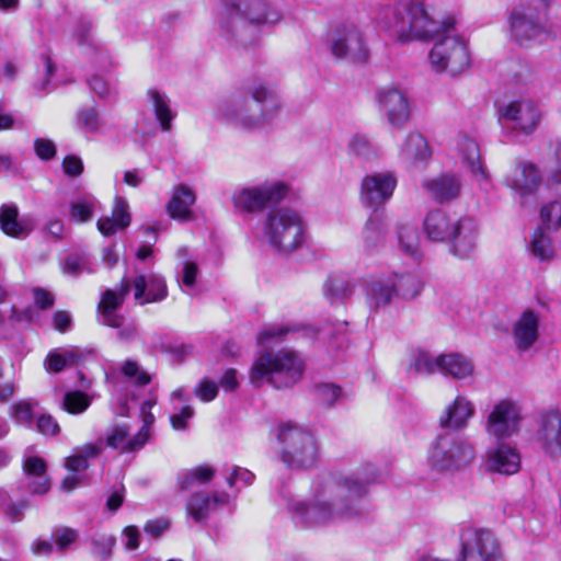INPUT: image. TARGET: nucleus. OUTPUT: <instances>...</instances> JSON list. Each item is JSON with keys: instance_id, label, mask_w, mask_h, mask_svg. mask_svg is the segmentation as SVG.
<instances>
[{"instance_id": "nucleus-40", "label": "nucleus", "mask_w": 561, "mask_h": 561, "mask_svg": "<svg viewBox=\"0 0 561 561\" xmlns=\"http://www.w3.org/2000/svg\"><path fill=\"white\" fill-rule=\"evenodd\" d=\"M103 451L102 443H89L73 450L66 459V468L69 472L83 473L88 469L89 459L98 457Z\"/></svg>"}, {"instance_id": "nucleus-23", "label": "nucleus", "mask_w": 561, "mask_h": 561, "mask_svg": "<svg viewBox=\"0 0 561 561\" xmlns=\"http://www.w3.org/2000/svg\"><path fill=\"white\" fill-rule=\"evenodd\" d=\"M541 183L537 167L530 162L516 163L510 174L505 176V184L512 188L523 202L533 195Z\"/></svg>"}, {"instance_id": "nucleus-64", "label": "nucleus", "mask_w": 561, "mask_h": 561, "mask_svg": "<svg viewBox=\"0 0 561 561\" xmlns=\"http://www.w3.org/2000/svg\"><path fill=\"white\" fill-rule=\"evenodd\" d=\"M77 45L82 48L94 47V38L91 31V24L87 22L79 23L73 32Z\"/></svg>"}, {"instance_id": "nucleus-55", "label": "nucleus", "mask_w": 561, "mask_h": 561, "mask_svg": "<svg viewBox=\"0 0 561 561\" xmlns=\"http://www.w3.org/2000/svg\"><path fill=\"white\" fill-rule=\"evenodd\" d=\"M77 124L84 133H96L102 127V119L93 107L82 108L77 114Z\"/></svg>"}, {"instance_id": "nucleus-47", "label": "nucleus", "mask_w": 561, "mask_h": 561, "mask_svg": "<svg viewBox=\"0 0 561 561\" xmlns=\"http://www.w3.org/2000/svg\"><path fill=\"white\" fill-rule=\"evenodd\" d=\"M323 294L331 304L342 301L352 295V285L345 277L330 276L323 284Z\"/></svg>"}, {"instance_id": "nucleus-36", "label": "nucleus", "mask_w": 561, "mask_h": 561, "mask_svg": "<svg viewBox=\"0 0 561 561\" xmlns=\"http://www.w3.org/2000/svg\"><path fill=\"white\" fill-rule=\"evenodd\" d=\"M397 297L391 278H377L366 286V302L370 309L378 310L389 306Z\"/></svg>"}, {"instance_id": "nucleus-4", "label": "nucleus", "mask_w": 561, "mask_h": 561, "mask_svg": "<svg viewBox=\"0 0 561 561\" xmlns=\"http://www.w3.org/2000/svg\"><path fill=\"white\" fill-rule=\"evenodd\" d=\"M283 108L277 90L255 80L242 93L233 94L218 105V115L244 130H256L271 124Z\"/></svg>"}, {"instance_id": "nucleus-62", "label": "nucleus", "mask_w": 561, "mask_h": 561, "mask_svg": "<svg viewBox=\"0 0 561 561\" xmlns=\"http://www.w3.org/2000/svg\"><path fill=\"white\" fill-rule=\"evenodd\" d=\"M116 539L112 535H100L93 539V552L102 559L111 556Z\"/></svg>"}, {"instance_id": "nucleus-11", "label": "nucleus", "mask_w": 561, "mask_h": 561, "mask_svg": "<svg viewBox=\"0 0 561 561\" xmlns=\"http://www.w3.org/2000/svg\"><path fill=\"white\" fill-rule=\"evenodd\" d=\"M288 193V186L282 181H264L254 185H248L237 190L232 194L236 208L255 213L266 207L277 205Z\"/></svg>"}, {"instance_id": "nucleus-31", "label": "nucleus", "mask_w": 561, "mask_h": 561, "mask_svg": "<svg viewBox=\"0 0 561 561\" xmlns=\"http://www.w3.org/2000/svg\"><path fill=\"white\" fill-rule=\"evenodd\" d=\"M423 187L437 202H448L456 198L461 190L460 178L456 174H442L423 182Z\"/></svg>"}, {"instance_id": "nucleus-1", "label": "nucleus", "mask_w": 561, "mask_h": 561, "mask_svg": "<svg viewBox=\"0 0 561 561\" xmlns=\"http://www.w3.org/2000/svg\"><path fill=\"white\" fill-rule=\"evenodd\" d=\"M376 480V468L366 465L350 476H318L311 484L309 501L283 496L296 525L304 528L324 527L359 515V501L368 485Z\"/></svg>"}, {"instance_id": "nucleus-20", "label": "nucleus", "mask_w": 561, "mask_h": 561, "mask_svg": "<svg viewBox=\"0 0 561 561\" xmlns=\"http://www.w3.org/2000/svg\"><path fill=\"white\" fill-rule=\"evenodd\" d=\"M541 14L525 8L514 9L510 18L511 33L520 45L538 41L543 35Z\"/></svg>"}, {"instance_id": "nucleus-12", "label": "nucleus", "mask_w": 561, "mask_h": 561, "mask_svg": "<svg viewBox=\"0 0 561 561\" xmlns=\"http://www.w3.org/2000/svg\"><path fill=\"white\" fill-rule=\"evenodd\" d=\"M128 293L129 284L124 282L118 290L106 289L98 306L99 322L117 329V337L123 342L133 341L137 336L136 325L126 321L125 317L117 312Z\"/></svg>"}, {"instance_id": "nucleus-5", "label": "nucleus", "mask_w": 561, "mask_h": 561, "mask_svg": "<svg viewBox=\"0 0 561 561\" xmlns=\"http://www.w3.org/2000/svg\"><path fill=\"white\" fill-rule=\"evenodd\" d=\"M304 369V360L294 351L265 352L253 363L250 381L255 387L267 382L276 389L288 388L300 380Z\"/></svg>"}, {"instance_id": "nucleus-48", "label": "nucleus", "mask_w": 561, "mask_h": 561, "mask_svg": "<svg viewBox=\"0 0 561 561\" xmlns=\"http://www.w3.org/2000/svg\"><path fill=\"white\" fill-rule=\"evenodd\" d=\"M398 241L405 255L414 260L421 257L420 239L415 228L408 225L401 226L398 230Z\"/></svg>"}, {"instance_id": "nucleus-52", "label": "nucleus", "mask_w": 561, "mask_h": 561, "mask_svg": "<svg viewBox=\"0 0 561 561\" xmlns=\"http://www.w3.org/2000/svg\"><path fill=\"white\" fill-rule=\"evenodd\" d=\"M156 405V400L154 399H149L147 401H145L141 407H140V417H141V422H142V425L141 427L138 430V432L136 433V435L138 436L139 440L138 442H141L142 445L145 446L149 440L150 438L152 437V426L154 424V421H156V417L154 415L151 413V409Z\"/></svg>"}, {"instance_id": "nucleus-44", "label": "nucleus", "mask_w": 561, "mask_h": 561, "mask_svg": "<svg viewBox=\"0 0 561 561\" xmlns=\"http://www.w3.org/2000/svg\"><path fill=\"white\" fill-rule=\"evenodd\" d=\"M528 251L533 257L540 262H550L554 259V247L551 238L541 229H536L529 240Z\"/></svg>"}, {"instance_id": "nucleus-33", "label": "nucleus", "mask_w": 561, "mask_h": 561, "mask_svg": "<svg viewBox=\"0 0 561 561\" xmlns=\"http://www.w3.org/2000/svg\"><path fill=\"white\" fill-rule=\"evenodd\" d=\"M195 193L185 184L178 185L167 205L171 218L186 221L192 218L191 207L195 203Z\"/></svg>"}, {"instance_id": "nucleus-41", "label": "nucleus", "mask_w": 561, "mask_h": 561, "mask_svg": "<svg viewBox=\"0 0 561 561\" xmlns=\"http://www.w3.org/2000/svg\"><path fill=\"white\" fill-rule=\"evenodd\" d=\"M99 209L100 202L94 196H79L69 204V218L75 224H85L92 220Z\"/></svg>"}, {"instance_id": "nucleus-63", "label": "nucleus", "mask_w": 561, "mask_h": 561, "mask_svg": "<svg viewBox=\"0 0 561 561\" xmlns=\"http://www.w3.org/2000/svg\"><path fill=\"white\" fill-rule=\"evenodd\" d=\"M342 390L333 383H322L317 387L318 399L327 405H332L340 398Z\"/></svg>"}, {"instance_id": "nucleus-22", "label": "nucleus", "mask_w": 561, "mask_h": 561, "mask_svg": "<svg viewBox=\"0 0 561 561\" xmlns=\"http://www.w3.org/2000/svg\"><path fill=\"white\" fill-rule=\"evenodd\" d=\"M124 282L129 284V290L134 289V298L141 306L162 301L168 296L164 278L154 273L138 275L133 282L123 279L122 284Z\"/></svg>"}, {"instance_id": "nucleus-26", "label": "nucleus", "mask_w": 561, "mask_h": 561, "mask_svg": "<svg viewBox=\"0 0 561 561\" xmlns=\"http://www.w3.org/2000/svg\"><path fill=\"white\" fill-rule=\"evenodd\" d=\"M455 233L450 236V250L454 255L466 259L477 247L478 226L470 217H459L455 226Z\"/></svg>"}, {"instance_id": "nucleus-57", "label": "nucleus", "mask_w": 561, "mask_h": 561, "mask_svg": "<svg viewBox=\"0 0 561 561\" xmlns=\"http://www.w3.org/2000/svg\"><path fill=\"white\" fill-rule=\"evenodd\" d=\"M10 416L18 425L31 426L33 421V405L28 401H19L11 405Z\"/></svg>"}, {"instance_id": "nucleus-9", "label": "nucleus", "mask_w": 561, "mask_h": 561, "mask_svg": "<svg viewBox=\"0 0 561 561\" xmlns=\"http://www.w3.org/2000/svg\"><path fill=\"white\" fill-rule=\"evenodd\" d=\"M428 54L431 67L436 72H448L456 76L470 66V55L467 44L461 39L455 28V19L450 16L448 30H440Z\"/></svg>"}, {"instance_id": "nucleus-18", "label": "nucleus", "mask_w": 561, "mask_h": 561, "mask_svg": "<svg viewBox=\"0 0 561 561\" xmlns=\"http://www.w3.org/2000/svg\"><path fill=\"white\" fill-rule=\"evenodd\" d=\"M535 438L545 454L561 457V413L558 410L545 411L539 416Z\"/></svg>"}, {"instance_id": "nucleus-27", "label": "nucleus", "mask_w": 561, "mask_h": 561, "mask_svg": "<svg viewBox=\"0 0 561 561\" xmlns=\"http://www.w3.org/2000/svg\"><path fill=\"white\" fill-rule=\"evenodd\" d=\"M458 217L443 209H433L423 220V231L427 239L434 242H446L455 233Z\"/></svg>"}, {"instance_id": "nucleus-17", "label": "nucleus", "mask_w": 561, "mask_h": 561, "mask_svg": "<svg viewBox=\"0 0 561 561\" xmlns=\"http://www.w3.org/2000/svg\"><path fill=\"white\" fill-rule=\"evenodd\" d=\"M397 187V178L392 172H375L363 178L360 183V202L377 209L389 201Z\"/></svg>"}, {"instance_id": "nucleus-50", "label": "nucleus", "mask_w": 561, "mask_h": 561, "mask_svg": "<svg viewBox=\"0 0 561 561\" xmlns=\"http://www.w3.org/2000/svg\"><path fill=\"white\" fill-rule=\"evenodd\" d=\"M386 221L385 219L375 214L371 215L363 229V239L367 248L377 245L386 236Z\"/></svg>"}, {"instance_id": "nucleus-6", "label": "nucleus", "mask_w": 561, "mask_h": 561, "mask_svg": "<svg viewBox=\"0 0 561 561\" xmlns=\"http://www.w3.org/2000/svg\"><path fill=\"white\" fill-rule=\"evenodd\" d=\"M476 459L474 446L455 433L437 435L426 451V465L438 473H455L467 469Z\"/></svg>"}, {"instance_id": "nucleus-58", "label": "nucleus", "mask_w": 561, "mask_h": 561, "mask_svg": "<svg viewBox=\"0 0 561 561\" xmlns=\"http://www.w3.org/2000/svg\"><path fill=\"white\" fill-rule=\"evenodd\" d=\"M121 371L125 378L138 386H146L150 382V376L135 360H126Z\"/></svg>"}, {"instance_id": "nucleus-25", "label": "nucleus", "mask_w": 561, "mask_h": 561, "mask_svg": "<svg viewBox=\"0 0 561 561\" xmlns=\"http://www.w3.org/2000/svg\"><path fill=\"white\" fill-rule=\"evenodd\" d=\"M138 436L131 433L130 424L126 422L114 423L106 427L104 435L96 443H102L103 448L108 447L122 454L136 453L145 446L138 442Z\"/></svg>"}, {"instance_id": "nucleus-51", "label": "nucleus", "mask_w": 561, "mask_h": 561, "mask_svg": "<svg viewBox=\"0 0 561 561\" xmlns=\"http://www.w3.org/2000/svg\"><path fill=\"white\" fill-rule=\"evenodd\" d=\"M215 476V470L208 466L196 467L179 476V485L182 490L191 489L195 483L204 484Z\"/></svg>"}, {"instance_id": "nucleus-42", "label": "nucleus", "mask_w": 561, "mask_h": 561, "mask_svg": "<svg viewBox=\"0 0 561 561\" xmlns=\"http://www.w3.org/2000/svg\"><path fill=\"white\" fill-rule=\"evenodd\" d=\"M391 283L394 284L396 295L399 298L411 300L417 297L423 289V282L415 273H394Z\"/></svg>"}, {"instance_id": "nucleus-35", "label": "nucleus", "mask_w": 561, "mask_h": 561, "mask_svg": "<svg viewBox=\"0 0 561 561\" xmlns=\"http://www.w3.org/2000/svg\"><path fill=\"white\" fill-rule=\"evenodd\" d=\"M457 148L462 162L468 167L476 181L480 183L486 182L488 174L483 168L480 148L477 141L469 137H463L458 142Z\"/></svg>"}, {"instance_id": "nucleus-54", "label": "nucleus", "mask_w": 561, "mask_h": 561, "mask_svg": "<svg viewBox=\"0 0 561 561\" xmlns=\"http://www.w3.org/2000/svg\"><path fill=\"white\" fill-rule=\"evenodd\" d=\"M91 404V399L88 394L81 391H69L65 394L62 400V408L70 414H81Z\"/></svg>"}, {"instance_id": "nucleus-49", "label": "nucleus", "mask_w": 561, "mask_h": 561, "mask_svg": "<svg viewBox=\"0 0 561 561\" xmlns=\"http://www.w3.org/2000/svg\"><path fill=\"white\" fill-rule=\"evenodd\" d=\"M62 273L77 277L81 273L92 274L95 272L91 257L85 253H73L66 257L61 265Z\"/></svg>"}, {"instance_id": "nucleus-7", "label": "nucleus", "mask_w": 561, "mask_h": 561, "mask_svg": "<svg viewBox=\"0 0 561 561\" xmlns=\"http://www.w3.org/2000/svg\"><path fill=\"white\" fill-rule=\"evenodd\" d=\"M279 444L278 456L290 469H306L319 459V444L316 436L295 423H280L274 428Z\"/></svg>"}, {"instance_id": "nucleus-37", "label": "nucleus", "mask_w": 561, "mask_h": 561, "mask_svg": "<svg viewBox=\"0 0 561 561\" xmlns=\"http://www.w3.org/2000/svg\"><path fill=\"white\" fill-rule=\"evenodd\" d=\"M147 95L161 129L163 131H170L172 121L176 116L175 111L171 107L170 98L157 89H149Z\"/></svg>"}, {"instance_id": "nucleus-32", "label": "nucleus", "mask_w": 561, "mask_h": 561, "mask_svg": "<svg viewBox=\"0 0 561 561\" xmlns=\"http://www.w3.org/2000/svg\"><path fill=\"white\" fill-rule=\"evenodd\" d=\"M130 225L129 206L125 198L116 197L114 201L112 216H104L96 222L98 230L104 236H112L117 230L127 228Z\"/></svg>"}, {"instance_id": "nucleus-39", "label": "nucleus", "mask_w": 561, "mask_h": 561, "mask_svg": "<svg viewBox=\"0 0 561 561\" xmlns=\"http://www.w3.org/2000/svg\"><path fill=\"white\" fill-rule=\"evenodd\" d=\"M176 257L179 260L178 280L183 291L191 294L199 273L198 265L195 261L190 259L188 250L185 247L176 251Z\"/></svg>"}, {"instance_id": "nucleus-59", "label": "nucleus", "mask_w": 561, "mask_h": 561, "mask_svg": "<svg viewBox=\"0 0 561 561\" xmlns=\"http://www.w3.org/2000/svg\"><path fill=\"white\" fill-rule=\"evenodd\" d=\"M547 185L561 194V147L556 151V158L551 161L546 173Z\"/></svg>"}, {"instance_id": "nucleus-34", "label": "nucleus", "mask_w": 561, "mask_h": 561, "mask_svg": "<svg viewBox=\"0 0 561 561\" xmlns=\"http://www.w3.org/2000/svg\"><path fill=\"white\" fill-rule=\"evenodd\" d=\"M46 461L38 456H28L23 460V472L26 477L33 478L30 482L32 494H45L50 489V481L46 474Z\"/></svg>"}, {"instance_id": "nucleus-10", "label": "nucleus", "mask_w": 561, "mask_h": 561, "mask_svg": "<svg viewBox=\"0 0 561 561\" xmlns=\"http://www.w3.org/2000/svg\"><path fill=\"white\" fill-rule=\"evenodd\" d=\"M497 119L505 130L530 135L540 124L541 111L534 100L517 98L499 105Z\"/></svg>"}, {"instance_id": "nucleus-15", "label": "nucleus", "mask_w": 561, "mask_h": 561, "mask_svg": "<svg viewBox=\"0 0 561 561\" xmlns=\"http://www.w3.org/2000/svg\"><path fill=\"white\" fill-rule=\"evenodd\" d=\"M329 43L331 54L337 59L359 62L368 57L366 43L355 25L337 26L331 33Z\"/></svg>"}, {"instance_id": "nucleus-8", "label": "nucleus", "mask_w": 561, "mask_h": 561, "mask_svg": "<svg viewBox=\"0 0 561 561\" xmlns=\"http://www.w3.org/2000/svg\"><path fill=\"white\" fill-rule=\"evenodd\" d=\"M262 232L272 248L288 253L304 244L306 222L301 215L293 208H272L264 217Z\"/></svg>"}, {"instance_id": "nucleus-43", "label": "nucleus", "mask_w": 561, "mask_h": 561, "mask_svg": "<svg viewBox=\"0 0 561 561\" xmlns=\"http://www.w3.org/2000/svg\"><path fill=\"white\" fill-rule=\"evenodd\" d=\"M27 507L26 500H16L8 490L0 488V515L11 523H18L23 519Z\"/></svg>"}, {"instance_id": "nucleus-24", "label": "nucleus", "mask_w": 561, "mask_h": 561, "mask_svg": "<svg viewBox=\"0 0 561 561\" xmlns=\"http://www.w3.org/2000/svg\"><path fill=\"white\" fill-rule=\"evenodd\" d=\"M520 465L519 451L508 444L500 443L486 451L485 467L488 471L512 476L519 471Z\"/></svg>"}, {"instance_id": "nucleus-19", "label": "nucleus", "mask_w": 561, "mask_h": 561, "mask_svg": "<svg viewBox=\"0 0 561 561\" xmlns=\"http://www.w3.org/2000/svg\"><path fill=\"white\" fill-rule=\"evenodd\" d=\"M540 314L533 309L524 310L512 323L511 335L517 352H528L539 339Z\"/></svg>"}, {"instance_id": "nucleus-28", "label": "nucleus", "mask_w": 561, "mask_h": 561, "mask_svg": "<svg viewBox=\"0 0 561 561\" xmlns=\"http://www.w3.org/2000/svg\"><path fill=\"white\" fill-rule=\"evenodd\" d=\"M229 500L226 492H214L211 496L206 492H196L187 501L186 512L195 522L201 523L208 518L210 511L228 504Z\"/></svg>"}, {"instance_id": "nucleus-30", "label": "nucleus", "mask_w": 561, "mask_h": 561, "mask_svg": "<svg viewBox=\"0 0 561 561\" xmlns=\"http://www.w3.org/2000/svg\"><path fill=\"white\" fill-rule=\"evenodd\" d=\"M440 374L458 381H471L474 378L476 366L472 358L460 353L440 355Z\"/></svg>"}, {"instance_id": "nucleus-45", "label": "nucleus", "mask_w": 561, "mask_h": 561, "mask_svg": "<svg viewBox=\"0 0 561 561\" xmlns=\"http://www.w3.org/2000/svg\"><path fill=\"white\" fill-rule=\"evenodd\" d=\"M79 352L71 347L67 350H53L45 359V367L49 373H59L67 367L76 365L79 360Z\"/></svg>"}, {"instance_id": "nucleus-16", "label": "nucleus", "mask_w": 561, "mask_h": 561, "mask_svg": "<svg viewBox=\"0 0 561 561\" xmlns=\"http://www.w3.org/2000/svg\"><path fill=\"white\" fill-rule=\"evenodd\" d=\"M375 102L379 113L393 127L403 126L411 116L408 95L396 85H383L376 90Z\"/></svg>"}, {"instance_id": "nucleus-21", "label": "nucleus", "mask_w": 561, "mask_h": 561, "mask_svg": "<svg viewBox=\"0 0 561 561\" xmlns=\"http://www.w3.org/2000/svg\"><path fill=\"white\" fill-rule=\"evenodd\" d=\"M476 408L471 400L465 396H457L448 403L438 416V426L443 430L462 431L474 416Z\"/></svg>"}, {"instance_id": "nucleus-60", "label": "nucleus", "mask_w": 561, "mask_h": 561, "mask_svg": "<svg viewBox=\"0 0 561 561\" xmlns=\"http://www.w3.org/2000/svg\"><path fill=\"white\" fill-rule=\"evenodd\" d=\"M295 329L289 327V325H285V324H271V325H267L265 327L261 332L260 334L257 335V341L259 343L261 344H264V343H267L270 341H278V340H282V337L294 331Z\"/></svg>"}, {"instance_id": "nucleus-29", "label": "nucleus", "mask_w": 561, "mask_h": 561, "mask_svg": "<svg viewBox=\"0 0 561 561\" xmlns=\"http://www.w3.org/2000/svg\"><path fill=\"white\" fill-rule=\"evenodd\" d=\"M431 156L427 140L416 131L409 133L399 147V157L413 167L426 163Z\"/></svg>"}, {"instance_id": "nucleus-2", "label": "nucleus", "mask_w": 561, "mask_h": 561, "mask_svg": "<svg viewBox=\"0 0 561 561\" xmlns=\"http://www.w3.org/2000/svg\"><path fill=\"white\" fill-rule=\"evenodd\" d=\"M377 24L397 42H428L448 30L450 16H442L431 0H394L380 5Z\"/></svg>"}, {"instance_id": "nucleus-61", "label": "nucleus", "mask_w": 561, "mask_h": 561, "mask_svg": "<svg viewBox=\"0 0 561 561\" xmlns=\"http://www.w3.org/2000/svg\"><path fill=\"white\" fill-rule=\"evenodd\" d=\"M194 393L201 401L210 402L218 394V385L209 378H203L194 388Z\"/></svg>"}, {"instance_id": "nucleus-38", "label": "nucleus", "mask_w": 561, "mask_h": 561, "mask_svg": "<svg viewBox=\"0 0 561 561\" xmlns=\"http://www.w3.org/2000/svg\"><path fill=\"white\" fill-rule=\"evenodd\" d=\"M0 229L11 238H23L31 232L24 220H19V209L14 204L0 207Z\"/></svg>"}, {"instance_id": "nucleus-3", "label": "nucleus", "mask_w": 561, "mask_h": 561, "mask_svg": "<svg viewBox=\"0 0 561 561\" xmlns=\"http://www.w3.org/2000/svg\"><path fill=\"white\" fill-rule=\"evenodd\" d=\"M280 14L263 0H218L214 25L219 37L236 47L259 42L257 26L275 24Z\"/></svg>"}, {"instance_id": "nucleus-13", "label": "nucleus", "mask_w": 561, "mask_h": 561, "mask_svg": "<svg viewBox=\"0 0 561 561\" xmlns=\"http://www.w3.org/2000/svg\"><path fill=\"white\" fill-rule=\"evenodd\" d=\"M461 550L456 561H505L501 545L488 529L465 528L460 535Z\"/></svg>"}, {"instance_id": "nucleus-56", "label": "nucleus", "mask_w": 561, "mask_h": 561, "mask_svg": "<svg viewBox=\"0 0 561 561\" xmlns=\"http://www.w3.org/2000/svg\"><path fill=\"white\" fill-rule=\"evenodd\" d=\"M540 218L547 229H559L561 227V203L551 202L542 206L540 210Z\"/></svg>"}, {"instance_id": "nucleus-53", "label": "nucleus", "mask_w": 561, "mask_h": 561, "mask_svg": "<svg viewBox=\"0 0 561 561\" xmlns=\"http://www.w3.org/2000/svg\"><path fill=\"white\" fill-rule=\"evenodd\" d=\"M348 152L354 157L368 161L377 157V150L367 137L354 135L348 140Z\"/></svg>"}, {"instance_id": "nucleus-14", "label": "nucleus", "mask_w": 561, "mask_h": 561, "mask_svg": "<svg viewBox=\"0 0 561 561\" xmlns=\"http://www.w3.org/2000/svg\"><path fill=\"white\" fill-rule=\"evenodd\" d=\"M520 421V407L515 401L503 399L488 414L485 432L495 439H505L518 433Z\"/></svg>"}, {"instance_id": "nucleus-46", "label": "nucleus", "mask_w": 561, "mask_h": 561, "mask_svg": "<svg viewBox=\"0 0 561 561\" xmlns=\"http://www.w3.org/2000/svg\"><path fill=\"white\" fill-rule=\"evenodd\" d=\"M440 355L433 356L426 352L414 353L408 366V370L416 375L440 374Z\"/></svg>"}]
</instances>
